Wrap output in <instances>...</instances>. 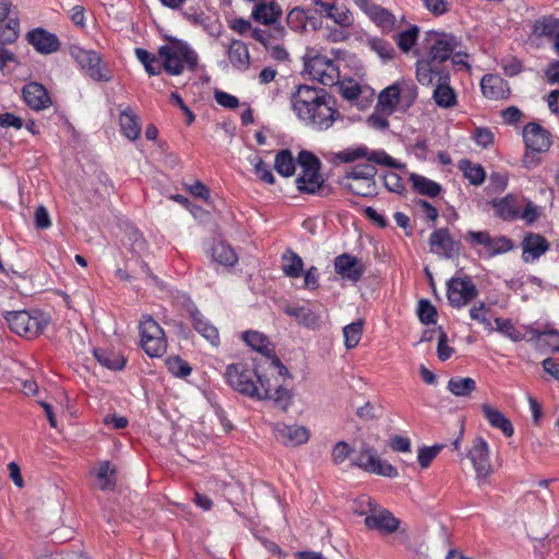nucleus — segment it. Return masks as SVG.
Instances as JSON below:
<instances>
[{"label":"nucleus","instance_id":"f257e3e1","mask_svg":"<svg viewBox=\"0 0 559 559\" xmlns=\"http://www.w3.org/2000/svg\"><path fill=\"white\" fill-rule=\"evenodd\" d=\"M297 118L313 129L324 131L341 118L333 98L322 88L300 85L292 96Z\"/></svg>","mask_w":559,"mask_h":559},{"label":"nucleus","instance_id":"f03ea898","mask_svg":"<svg viewBox=\"0 0 559 559\" xmlns=\"http://www.w3.org/2000/svg\"><path fill=\"white\" fill-rule=\"evenodd\" d=\"M263 370L258 371V380L255 388L264 389L265 395H252L258 400H273L282 409H287L292 401V394L286 388L289 378L288 369L275 356L265 358Z\"/></svg>","mask_w":559,"mask_h":559},{"label":"nucleus","instance_id":"7ed1b4c3","mask_svg":"<svg viewBox=\"0 0 559 559\" xmlns=\"http://www.w3.org/2000/svg\"><path fill=\"white\" fill-rule=\"evenodd\" d=\"M302 59L304 70L312 80L325 86H334L338 82L341 73L337 61L320 49L307 48Z\"/></svg>","mask_w":559,"mask_h":559},{"label":"nucleus","instance_id":"20e7f679","mask_svg":"<svg viewBox=\"0 0 559 559\" xmlns=\"http://www.w3.org/2000/svg\"><path fill=\"white\" fill-rule=\"evenodd\" d=\"M164 70L170 75H178L183 70L194 71L198 66V55L186 43L169 41L158 50Z\"/></svg>","mask_w":559,"mask_h":559},{"label":"nucleus","instance_id":"39448f33","mask_svg":"<svg viewBox=\"0 0 559 559\" xmlns=\"http://www.w3.org/2000/svg\"><path fill=\"white\" fill-rule=\"evenodd\" d=\"M417 98V87L406 81L395 82L380 92L377 108L386 115H392L400 107L408 109Z\"/></svg>","mask_w":559,"mask_h":559},{"label":"nucleus","instance_id":"423d86ee","mask_svg":"<svg viewBox=\"0 0 559 559\" xmlns=\"http://www.w3.org/2000/svg\"><path fill=\"white\" fill-rule=\"evenodd\" d=\"M358 501L367 506V508L357 510V513L365 515V525L369 530L378 531L383 535H390L399 530L400 520L389 510L378 506L370 497L361 496Z\"/></svg>","mask_w":559,"mask_h":559},{"label":"nucleus","instance_id":"0eeeda50","mask_svg":"<svg viewBox=\"0 0 559 559\" xmlns=\"http://www.w3.org/2000/svg\"><path fill=\"white\" fill-rule=\"evenodd\" d=\"M300 173L296 179L301 192L317 193L323 188V177L320 174V160L310 152L304 151L298 155Z\"/></svg>","mask_w":559,"mask_h":559},{"label":"nucleus","instance_id":"6e6552de","mask_svg":"<svg viewBox=\"0 0 559 559\" xmlns=\"http://www.w3.org/2000/svg\"><path fill=\"white\" fill-rule=\"evenodd\" d=\"M227 383L237 392L252 397V395H265L264 389H257L258 371L250 369L245 364H231L225 371Z\"/></svg>","mask_w":559,"mask_h":559},{"label":"nucleus","instance_id":"1a4fd4ad","mask_svg":"<svg viewBox=\"0 0 559 559\" xmlns=\"http://www.w3.org/2000/svg\"><path fill=\"white\" fill-rule=\"evenodd\" d=\"M141 347L150 357H160L167 348L164 330L151 317L144 316L140 321Z\"/></svg>","mask_w":559,"mask_h":559},{"label":"nucleus","instance_id":"9d476101","mask_svg":"<svg viewBox=\"0 0 559 559\" xmlns=\"http://www.w3.org/2000/svg\"><path fill=\"white\" fill-rule=\"evenodd\" d=\"M5 320L14 333L27 338L38 336L48 324V319L38 312L12 311L7 313Z\"/></svg>","mask_w":559,"mask_h":559},{"label":"nucleus","instance_id":"9b49d317","mask_svg":"<svg viewBox=\"0 0 559 559\" xmlns=\"http://www.w3.org/2000/svg\"><path fill=\"white\" fill-rule=\"evenodd\" d=\"M70 53L92 80L109 82L112 79L110 70L107 64L103 63L100 56L96 51L72 47Z\"/></svg>","mask_w":559,"mask_h":559},{"label":"nucleus","instance_id":"f8f14e48","mask_svg":"<svg viewBox=\"0 0 559 559\" xmlns=\"http://www.w3.org/2000/svg\"><path fill=\"white\" fill-rule=\"evenodd\" d=\"M427 58L444 64L452 53L460 48V43L455 36L447 33L431 32L426 37Z\"/></svg>","mask_w":559,"mask_h":559},{"label":"nucleus","instance_id":"ddd939ff","mask_svg":"<svg viewBox=\"0 0 559 559\" xmlns=\"http://www.w3.org/2000/svg\"><path fill=\"white\" fill-rule=\"evenodd\" d=\"M365 472L377 474L384 477H396L397 469L379 457L377 451L366 442L361 443L359 455L353 463Z\"/></svg>","mask_w":559,"mask_h":559},{"label":"nucleus","instance_id":"4468645a","mask_svg":"<svg viewBox=\"0 0 559 559\" xmlns=\"http://www.w3.org/2000/svg\"><path fill=\"white\" fill-rule=\"evenodd\" d=\"M467 457L475 469L478 484H485L493 472L488 443L481 437L476 438L467 453Z\"/></svg>","mask_w":559,"mask_h":559},{"label":"nucleus","instance_id":"2eb2a0df","mask_svg":"<svg viewBox=\"0 0 559 559\" xmlns=\"http://www.w3.org/2000/svg\"><path fill=\"white\" fill-rule=\"evenodd\" d=\"M416 80L423 86H433L440 82L449 81V72L444 69V66L421 56L416 61Z\"/></svg>","mask_w":559,"mask_h":559},{"label":"nucleus","instance_id":"dca6fc26","mask_svg":"<svg viewBox=\"0 0 559 559\" xmlns=\"http://www.w3.org/2000/svg\"><path fill=\"white\" fill-rule=\"evenodd\" d=\"M355 4L364 11L383 32H392L401 27L404 15L397 19L389 10L370 2L369 0H354Z\"/></svg>","mask_w":559,"mask_h":559},{"label":"nucleus","instance_id":"f3484780","mask_svg":"<svg viewBox=\"0 0 559 559\" xmlns=\"http://www.w3.org/2000/svg\"><path fill=\"white\" fill-rule=\"evenodd\" d=\"M478 295L475 284L468 277L451 278L448 283V300L452 307L462 308Z\"/></svg>","mask_w":559,"mask_h":559},{"label":"nucleus","instance_id":"a211bd4d","mask_svg":"<svg viewBox=\"0 0 559 559\" xmlns=\"http://www.w3.org/2000/svg\"><path fill=\"white\" fill-rule=\"evenodd\" d=\"M523 140L526 146L524 163H528L532 153H543L551 145L550 134L536 122L527 123L523 129Z\"/></svg>","mask_w":559,"mask_h":559},{"label":"nucleus","instance_id":"6ab92c4d","mask_svg":"<svg viewBox=\"0 0 559 559\" xmlns=\"http://www.w3.org/2000/svg\"><path fill=\"white\" fill-rule=\"evenodd\" d=\"M285 34V28L281 26L275 27L272 33L264 29H254L252 32V37L265 46L267 52L273 59L285 61L289 57L287 49L281 43Z\"/></svg>","mask_w":559,"mask_h":559},{"label":"nucleus","instance_id":"aec40b11","mask_svg":"<svg viewBox=\"0 0 559 559\" xmlns=\"http://www.w3.org/2000/svg\"><path fill=\"white\" fill-rule=\"evenodd\" d=\"M277 441L286 447H299L310 439V431L307 427L293 424L277 423L273 427Z\"/></svg>","mask_w":559,"mask_h":559},{"label":"nucleus","instance_id":"412c9836","mask_svg":"<svg viewBox=\"0 0 559 559\" xmlns=\"http://www.w3.org/2000/svg\"><path fill=\"white\" fill-rule=\"evenodd\" d=\"M334 270L343 281L357 283L364 275L366 267L357 257L343 253L334 259Z\"/></svg>","mask_w":559,"mask_h":559},{"label":"nucleus","instance_id":"4be33fe9","mask_svg":"<svg viewBox=\"0 0 559 559\" xmlns=\"http://www.w3.org/2000/svg\"><path fill=\"white\" fill-rule=\"evenodd\" d=\"M23 99L33 110L39 111L51 105V98L44 85L31 82L22 90Z\"/></svg>","mask_w":559,"mask_h":559},{"label":"nucleus","instance_id":"5701e85b","mask_svg":"<svg viewBox=\"0 0 559 559\" xmlns=\"http://www.w3.org/2000/svg\"><path fill=\"white\" fill-rule=\"evenodd\" d=\"M26 38L38 52L44 55L56 52L60 48L57 36L40 27L28 32Z\"/></svg>","mask_w":559,"mask_h":559},{"label":"nucleus","instance_id":"b1692460","mask_svg":"<svg viewBox=\"0 0 559 559\" xmlns=\"http://www.w3.org/2000/svg\"><path fill=\"white\" fill-rule=\"evenodd\" d=\"M429 245L433 253L447 258H450L459 249L457 243L444 228L437 229L430 235Z\"/></svg>","mask_w":559,"mask_h":559},{"label":"nucleus","instance_id":"393cba45","mask_svg":"<svg viewBox=\"0 0 559 559\" xmlns=\"http://www.w3.org/2000/svg\"><path fill=\"white\" fill-rule=\"evenodd\" d=\"M522 249L523 260L525 262H533L549 249V245L543 236L531 233L524 237Z\"/></svg>","mask_w":559,"mask_h":559},{"label":"nucleus","instance_id":"a878e982","mask_svg":"<svg viewBox=\"0 0 559 559\" xmlns=\"http://www.w3.org/2000/svg\"><path fill=\"white\" fill-rule=\"evenodd\" d=\"M481 92L489 99H502L509 95L508 83L497 74H487L480 82Z\"/></svg>","mask_w":559,"mask_h":559},{"label":"nucleus","instance_id":"bb28decb","mask_svg":"<svg viewBox=\"0 0 559 559\" xmlns=\"http://www.w3.org/2000/svg\"><path fill=\"white\" fill-rule=\"evenodd\" d=\"M230 64L237 70H246L250 64V55L247 45L238 39H233L226 46Z\"/></svg>","mask_w":559,"mask_h":559},{"label":"nucleus","instance_id":"cd10ccee","mask_svg":"<svg viewBox=\"0 0 559 559\" xmlns=\"http://www.w3.org/2000/svg\"><path fill=\"white\" fill-rule=\"evenodd\" d=\"M481 411L484 417L492 428L501 430L506 437H511L513 435L514 429L512 423L502 414V412L486 403L481 405Z\"/></svg>","mask_w":559,"mask_h":559},{"label":"nucleus","instance_id":"c85d7f7f","mask_svg":"<svg viewBox=\"0 0 559 559\" xmlns=\"http://www.w3.org/2000/svg\"><path fill=\"white\" fill-rule=\"evenodd\" d=\"M119 123L122 134L131 141L136 140L141 134V122L131 108L121 111Z\"/></svg>","mask_w":559,"mask_h":559},{"label":"nucleus","instance_id":"c756f323","mask_svg":"<svg viewBox=\"0 0 559 559\" xmlns=\"http://www.w3.org/2000/svg\"><path fill=\"white\" fill-rule=\"evenodd\" d=\"M313 2L316 5L322 8L326 13V17L331 19L337 25L346 27L352 24V13L345 5L326 4L321 0H314Z\"/></svg>","mask_w":559,"mask_h":559},{"label":"nucleus","instance_id":"7c9ffc66","mask_svg":"<svg viewBox=\"0 0 559 559\" xmlns=\"http://www.w3.org/2000/svg\"><path fill=\"white\" fill-rule=\"evenodd\" d=\"M497 216L503 221H514L520 217V209L512 195H507L492 202Z\"/></svg>","mask_w":559,"mask_h":559},{"label":"nucleus","instance_id":"2f4dec72","mask_svg":"<svg viewBox=\"0 0 559 559\" xmlns=\"http://www.w3.org/2000/svg\"><path fill=\"white\" fill-rule=\"evenodd\" d=\"M281 15V9L280 7L273 2H260L255 4L254 9L252 10V17L261 22L263 24H272L276 22L278 16Z\"/></svg>","mask_w":559,"mask_h":559},{"label":"nucleus","instance_id":"473e14b6","mask_svg":"<svg viewBox=\"0 0 559 559\" xmlns=\"http://www.w3.org/2000/svg\"><path fill=\"white\" fill-rule=\"evenodd\" d=\"M285 313L294 317L298 322L306 328L318 329L321 325V318L319 314L313 312L311 309L306 307H288L285 309Z\"/></svg>","mask_w":559,"mask_h":559},{"label":"nucleus","instance_id":"72a5a7b5","mask_svg":"<svg viewBox=\"0 0 559 559\" xmlns=\"http://www.w3.org/2000/svg\"><path fill=\"white\" fill-rule=\"evenodd\" d=\"M433 100L441 108H452L456 105V94L449 85V81H442L435 85Z\"/></svg>","mask_w":559,"mask_h":559},{"label":"nucleus","instance_id":"f704fd0d","mask_svg":"<svg viewBox=\"0 0 559 559\" xmlns=\"http://www.w3.org/2000/svg\"><path fill=\"white\" fill-rule=\"evenodd\" d=\"M304 270L302 259L292 250H287L282 257V271L285 276L297 278Z\"/></svg>","mask_w":559,"mask_h":559},{"label":"nucleus","instance_id":"c9c22d12","mask_svg":"<svg viewBox=\"0 0 559 559\" xmlns=\"http://www.w3.org/2000/svg\"><path fill=\"white\" fill-rule=\"evenodd\" d=\"M211 255L214 261L225 266H233L238 261L235 250L223 241L212 247Z\"/></svg>","mask_w":559,"mask_h":559},{"label":"nucleus","instance_id":"e433bc0d","mask_svg":"<svg viewBox=\"0 0 559 559\" xmlns=\"http://www.w3.org/2000/svg\"><path fill=\"white\" fill-rule=\"evenodd\" d=\"M94 356L102 366L111 370H120L126 365V358L114 350L95 349Z\"/></svg>","mask_w":559,"mask_h":559},{"label":"nucleus","instance_id":"4c0bfd02","mask_svg":"<svg viewBox=\"0 0 559 559\" xmlns=\"http://www.w3.org/2000/svg\"><path fill=\"white\" fill-rule=\"evenodd\" d=\"M414 189L430 198L437 197L441 191V186L421 175L412 174L409 177Z\"/></svg>","mask_w":559,"mask_h":559},{"label":"nucleus","instance_id":"58836bf2","mask_svg":"<svg viewBox=\"0 0 559 559\" xmlns=\"http://www.w3.org/2000/svg\"><path fill=\"white\" fill-rule=\"evenodd\" d=\"M476 389V382L469 377H453L448 382V390L455 396H469Z\"/></svg>","mask_w":559,"mask_h":559},{"label":"nucleus","instance_id":"ea45409f","mask_svg":"<svg viewBox=\"0 0 559 559\" xmlns=\"http://www.w3.org/2000/svg\"><path fill=\"white\" fill-rule=\"evenodd\" d=\"M194 329L211 344L216 345L219 340L217 329L205 320L199 312L192 313Z\"/></svg>","mask_w":559,"mask_h":559},{"label":"nucleus","instance_id":"a19ab883","mask_svg":"<svg viewBox=\"0 0 559 559\" xmlns=\"http://www.w3.org/2000/svg\"><path fill=\"white\" fill-rule=\"evenodd\" d=\"M116 467L112 466L108 461H102L98 463L96 469V477L99 480V489L110 490L116 485L115 480Z\"/></svg>","mask_w":559,"mask_h":559},{"label":"nucleus","instance_id":"79ce46f5","mask_svg":"<svg viewBox=\"0 0 559 559\" xmlns=\"http://www.w3.org/2000/svg\"><path fill=\"white\" fill-rule=\"evenodd\" d=\"M460 169L463 171L464 177L474 186L481 185L486 178L484 168L469 160H462L460 163Z\"/></svg>","mask_w":559,"mask_h":559},{"label":"nucleus","instance_id":"37998d69","mask_svg":"<svg viewBox=\"0 0 559 559\" xmlns=\"http://www.w3.org/2000/svg\"><path fill=\"white\" fill-rule=\"evenodd\" d=\"M364 331V321L358 320L356 322H352L343 328V336L346 348L352 349L355 348L362 335Z\"/></svg>","mask_w":559,"mask_h":559},{"label":"nucleus","instance_id":"c03bdc74","mask_svg":"<svg viewBox=\"0 0 559 559\" xmlns=\"http://www.w3.org/2000/svg\"><path fill=\"white\" fill-rule=\"evenodd\" d=\"M135 56L150 75H157L160 73L163 61L160 62L156 56L142 48L135 49Z\"/></svg>","mask_w":559,"mask_h":559},{"label":"nucleus","instance_id":"a18cd8bd","mask_svg":"<svg viewBox=\"0 0 559 559\" xmlns=\"http://www.w3.org/2000/svg\"><path fill=\"white\" fill-rule=\"evenodd\" d=\"M274 167L280 175L284 177L292 176L296 168L292 153L287 150L278 152L275 157Z\"/></svg>","mask_w":559,"mask_h":559},{"label":"nucleus","instance_id":"49530a36","mask_svg":"<svg viewBox=\"0 0 559 559\" xmlns=\"http://www.w3.org/2000/svg\"><path fill=\"white\" fill-rule=\"evenodd\" d=\"M368 155L366 146L348 147L337 153H331L332 162L352 163Z\"/></svg>","mask_w":559,"mask_h":559},{"label":"nucleus","instance_id":"de8ad7c7","mask_svg":"<svg viewBox=\"0 0 559 559\" xmlns=\"http://www.w3.org/2000/svg\"><path fill=\"white\" fill-rule=\"evenodd\" d=\"M513 248H514L513 241L506 236H498V237L490 236L489 241L486 247L490 257L507 253V252L513 250Z\"/></svg>","mask_w":559,"mask_h":559},{"label":"nucleus","instance_id":"09e8293b","mask_svg":"<svg viewBox=\"0 0 559 559\" xmlns=\"http://www.w3.org/2000/svg\"><path fill=\"white\" fill-rule=\"evenodd\" d=\"M536 32L539 35L554 36V46L559 51V20L552 17H545L536 25Z\"/></svg>","mask_w":559,"mask_h":559},{"label":"nucleus","instance_id":"8fccbe9b","mask_svg":"<svg viewBox=\"0 0 559 559\" xmlns=\"http://www.w3.org/2000/svg\"><path fill=\"white\" fill-rule=\"evenodd\" d=\"M243 341L253 349L269 354L271 352L270 342L267 338L260 332L257 331H248L242 335Z\"/></svg>","mask_w":559,"mask_h":559},{"label":"nucleus","instance_id":"3c124183","mask_svg":"<svg viewBox=\"0 0 559 559\" xmlns=\"http://www.w3.org/2000/svg\"><path fill=\"white\" fill-rule=\"evenodd\" d=\"M496 328L493 330L503 334L506 337L513 342H520L524 340V335L514 326L510 319L496 318Z\"/></svg>","mask_w":559,"mask_h":559},{"label":"nucleus","instance_id":"603ef678","mask_svg":"<svg viewBox=\"0 0 559 559\" xmlns=\"http://www.w3.org/2000/svg\"><path fill=\"white\" fill-rule=\"evenodd\" d=\"M376 168L370 164L358 165L348 171L343 180L358 179L362 181L376 182Z\"/></svg>","mask_w":559,"mask_h":559},{"label":"nucleus","instance_id":"864d4df0","mask_svg":"<svg viewBox=\"0 0 559 559\" xmlns=\"http://www.w3.org/2000/svg\"><path fill=\"white\" fill-rule=\"evenodd\" d=\"M343 186L350 192L361 197L372 195L376 190V182L358 179L343 180Z\"/></svg>","mask_w":559,"mask_h":559},{"label":"nucleus","instance_id":"5fc2aeb1","mask_svg":"<svg viewBox=\"0 0 559 559\" xmlns=\"http://www.w3.org/2000/svg\"><path fill=\"white\" fill-rule=\"evenodd\" d=\"M20 35V23L15 19H10L4 25L0 26V43L13 44Z\"/></svg>","mask_w":559,"mask_h":559},{"label":"nucleus","instance_id":"6e6d98bb","mask_svg":"<svg viewBox=\"0 0 559 559\" xmlns=\"http://www.w3.org/2000/svg\"><path fill=\"white\" fill-rule=\"evenodd\" d=\"M166 367L170 373L175 377L185 378L192 371L191 367L187 361L181 359L179 356H171L165 360Z\"/></svg>","mask_w":559,"mask_h":559},{"label":"nucleus","instance_id":"4d7b16f0","mask_svg":"<svg viewBox=\"0 0 559 559\" xmlns=\"http://www.w3.org/2000/svg\"><path fill=\"white\" fill-rule=\"evenodd\" d=\"M419 28L411 26L408 29L396 35V44L404 52H408L415 45L418 37Z\"/></svg>","mask_w":559,"mask_h":559},{"label":"nucleus","instance_id":"13d9d810","mask_svg":"<svg viewBox=\"0 0 559 559\" xmlns=\"http://www.w3.org/2000/svg\"><path fill=\"white\" fill-rule=\"evenodd\" d=\"M488 310L489 309L485 305V302L479 301V302L475 304L469 309V317H471L472 320L477 321L478 323H480L486 330H488L489 332H492L493 331V326L491 324V321L487 317Z\"/></svg>","mask_w":559,"mask_h":559},{"label":"nucleus","instance_id":"bf43d9fd","mask_svg":"<svg viewBox=\"0 0 559 559\" xmlns=\"http://www.w3.org/2000/svg\"><path fill=\"white\" fill-rule=\"evenodd\" d=\"M532 335L543 342L552 352H559V331L550 330L546 332H538L537 330L528 329Z\"/></svg>","mask_w":559,"mask_h":559},{"label":"nucleus","instance_id":"052dcab7","mask_svg":"<svg viewBox=\"0 0 559 559\" xmlns=\"http://www.w3.org/2000/svg\"><path fill=\"white\" fill-rule=\"evenodd\" d=\"M335 85L338 86L340 94L348 100H354V99L358 98V96L361 93V88H360L359 84L354 80L341 81V78H340L338 82Z\"/></svg>","mask_w":559,"mask_h":559},{"label":"nucleus","instance_id":"680f3d73","mask_svg":"<svg viewBox=\"0 0 559 559\" xmlns=\"http://www.w3.org/2000/svg\"><path fill=\"white\" fill-rule=\"evenodd\" d=\"M417 316L420 322L425 324L435 323L437 318V310L430 301L423 299L418 304Z\"/></svg>","mask_w":559,"mask_h":559},{"label":"nucleus","instance_id":"e2e57ef3","mask_svg":"<svg viewBox=\"0 0 559 559\" xmlns=\"http://www.w3.org/2000/svg\"><path fill=\"white\" fill-rule=\"evenodd\" d=\"M308 16L301 8H294L287 15V23L295 31H302L307 25Z\"/></svg>","mask_w":559,"mask_h":559},{"label":"nucleus","instance_id":"0e129e2a","mask_svg":"<svg viewBox=\"0 0 559 559\" xmlns=\"http://www.w3.org/2000/svg\"><path fill=\"white\" fill-rule=\"evenodd\" d=\"M369 162L376 163L382 166H389L393 168L400 167V164L388 155L384 151H369L368 155L365 156Z\"/></svg>","mask_w":559,"mask_h":559},{"label":"nucleus","instance_id":"69168bd1","mask_svg":"<svg viewBox=\"0 0 559 559\" xmlns=\"http://www.w3.org/2000/svg\"><path fill=\"white\" fill-rule=\"evenodd\" d=\"M253 168L255 175L264 182L269 185H273L275 182V177L272 171L267 168L266 164L261 158H254Z\"/></svg>","mask_w":559,"mask_h":559},{"label":"nucleus","instance_id":"338daca9","mask_svg":"<svg viewBox=\"0 0 559 559\" xmlns=\"http://www.w3.org/2000/svg\"><path fill=\"white\" fill-rule=\"evenodd\" d=\"M453 352L454 349L448 344V336L445 332L440 329L437 347L438 358L445 361L452 356Z\"/></svg>","mask_w":559,"mask_h":559},{"label":"nucleus","instance_id":"774afa93","mask_svg":"<svg viewBox=\"0 0 559 559\" xmlns=\"http://www.w3.org/2000/svg\"><path fill=\"white\" fill-rule=\"evenodd\" d=\"M441 448V445H433L430 448L420 449L418 452V462L421 465V467H428L431 461L438 455Z\"/></svg>","mask_w":559,"mask_h":559}]
</instances>
